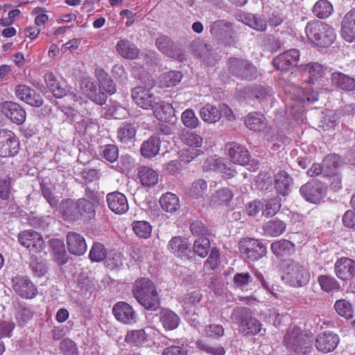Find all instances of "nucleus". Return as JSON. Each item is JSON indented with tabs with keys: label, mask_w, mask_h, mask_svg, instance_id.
Masks as SVG:
<instances>
[{
	"label": "nucleus",
	"mask_w": 355,
	"mask_h": 355,
	"mask_svg": "<svg viewBox=\"0 0 355 355\" xmlns=\"http://www.w3.org/2000/svg\"><path fill=\"white\" fill-rule=\"evenodd\" d=\"M20 148L19 139L11 130H0V157H13Z\"/></svg>",
	"instance_id": "9"
},
{
	"label": "nucleus",
	"mask_w": 355,
	"mask_h": 355,
	"mask_svg": "<svg viewBox=\"0 0 355 355\" xmlns=\"http://www.w3.org/2000/svg\"><path fill=\"white\" fill-rule=\"evenodd\" d=\"M304 33L307 43L313 47L327 48L336 39L335 29L330 24L318 19L308 21Z\"/></svg>",
	"instance_id": "1"
},
{
	"label": "nucleus",
	"mask_w": 355,
	"mask_h": 355,
	"mask_svg": "<svg viewBox=\"0 0 355 355\" xmlns=\"http://www.w3.org/2000/svg\"><path fill=\"white\" fill-rule=\"evenodd\" d=\"M67 245L69 252L76 256H81L87 251L85 238L78 233L69 232L67 234Z\"/></svg>",
	"instance_id": "20"
},
{
	"label": "nucleus",
	"mask_w": 355,
	"mask_h": 355,
	"mask_svg": "<svg viewBox=\"0 0 355 355\" xmlns=\"http://www.w3.org/2000/svg\"><path fill=\"white\" fill-rule=\"evenodd\" d=\"M318 283L325 293L337 292L340 289L339 282L331 275H321L318 277Z\"/></svg>",
	"instance_id": "38"
},
{
	"label": "nucleus",
	"mask_w": 355,
	"mask_h": 355,
	"mask_svg": "<svg viewBox=\"0 0 355 355\" xmlns=\"http://www.w3.org/2000/svg\"><path fill=\"white\" fill-rule=\"evenodd\" d=\"M112 313L117 321L125 324L135 323L137 320L135 311L124 301L118 302L113 306Z\"/></svg>",
	"instance_id": "12"
},
{
	"label": "nucleus",
	"mask_w": 355,
	"mask_h": 355,
	"mask_svg": "<svg viewBox=\"0 0 355 355\" xmlns=\"http://www.w3.org/2000/svg\"><path fill=\"white\" fill-rule=\"evenodd\" d=\"M340 35L347 42L355 41V8L348 11L341 21Z\"/></svg>",
	"instance_id": "17"
},
{
	"label": "nucleus",
	"mask_w": 355,
	"mask_h": 355,
	"mask_svg": "<svg viewBox=\"0 0 355 355\" xmlns=\"http://www.w3.org/2000/svg\"><path fill=\"white\" fill-rule=\"evenodd\" d=\"M24 101L33 107H40L43 104L41 95L33 89L24 85Z\"/></svg>",
	"instance_id": "48"
},
{
	"label": "nucleus",
	"mask_w": 355,
	"mask_h": 355,
	"mask_svg": "<svg viewBox=\"0 0 355 355\" xmlns=\"http://www.w3.org/2000/svg\"><path fill=\"white\" fill-rule=\"evenodd\" d=\"M180 139L182 144L187 146L179 152L180 158L182 161L190 162L203 154L202 150L203 138L199 134L196 132L185 131L182 132Z\"/></svg>",
	"instance_id": "6"
},
{
	"label": "nucleus",
	"mask_w": 355,
	"mask_h": 355,
	"mask_svg": "<svg viewBox=\"0 0 355 355\" xmlns=\"http://www.w3.org/2000/svg\"><path fill=\"white\" fill-rule=\"evenodd\" d=\"M106 200L110 209L116 214H123L129 209L127 198L121 192L114 191L107 193Z\"/></svg>",
	"instance_id": "16"
},
{
	"label": "nucleus",
	"mask_w": 355,
	"mask_h": 355,
	"mask_svg": "<svg viewBox=\"0 0 355 355\" xmlns=\"http://www.w3.org/2000/svg\"><path fill=\"white\" fill-rule=\"evenodd\" d=\"M159 204L163 210L171 213L176 211L180 207L178 197L171 192L162 196Z\"/></svg>",
	"instance_id": "37"
},
{
	"label": "nucleus",
	"mask_w": 355,
	"mask_h": 355,
	"mask_svg": "<svg viewBox=\"0 0 355 355\" xmlns=\"http://www.w3.org/2000/svg\"><path fill=\"white\" fill-rule=\"evenodd\" d=\"M300 56V53L299 50L291 49L274 58L272 64L278 70L287 71L297 64Z\"/></svg>",
	"instance_id": "13"
},
{
	"label": "nucleus",
	"mask_w": 355,
	"mask_h": 355,
	"mask_svg": "<svg viewBox=\"0 0 355 355\" xmlns=\"http://www.w3.org/2000/svg\"><path fill=\"white\" fill-rule=\"evenodd\" d=\"M334 272L341 280L351 279L355 275V261L347 257L338 259L334 265Z\"/></svg>",
	"instance_id": "18"
},
{
	"label": "nucleus",
	"mask_w": 355,
	"mask_h": 355,
	"mask_svg": "<svg viewBox=\"0 0 355 355\" xmlns=\"http://www.w3.org/2000/svg\"><path fill=\"white\" fill-rule=\"evenodd\" d=\"M118 53L125 59L133 60L139 55V49L132 42L127 39H121L116 45Z\"/></svg>",
	"instance_id": "23"
},
{
	"label": "nucleus",
	"mask_w": 355,
	"mask_h": 355,
	"mask_svg": "<svg viewBox=\"0 0 355 355\" xmlns=\"http://www.w3.org/2000/svg\"><path fill=\"white\" fill-rule=\"evenodd\" d=\"M202 299V295L199 292L194 291L185 294L182 298V304L184 309H190L196 306Z\"/></svg>",
	"instance_id": "59"
},
{
	"label": "nucleus",
	"mask_w": 355,
	"mask_h": 355,
	"mask_svg": "<svg viewBox=\"0 0 355 355\" xmlns=\"http://www.w3.org/2000/svg\"><path fill=\"white\" fill-rule=\"evenodd\" d=\"M155 44L163 53L171 55L173 51V42L168 36H159L157 38Z\"/></svg>",
	"instance_id": "58"
},
{
	"label": "nucleus",
	"mask_w": 355,
	"mask_h": 355,
	"mask_svg": "<svg viewBox=\"0 0 355 355\" xmlns=\"http://www.w3.org/2000/svg\"><path fill=\"white\" fill-rule=\"evenodd\" d=\"M132 226L134 232L138 237L148 239L152 233V226L147 221H133Z\"/></svg>",
	"instance_id": "49"
},
{
	"label": "nucleus",
	"mask_w": 355,
	"mask_h": 355,
	"mask_svg": "<svg viewBox=\"0 0 355 355\" xmlns=\"http://www.w3.org/2000/svg\"><path fill=\"white\" fill-rule=\"evenodd\" d=\"M207 183L202 179H198L193 182L191 187L189 189L188 194L189 196L195 198L202 197L206 193Z\"/></svg>",
	"instance_id": "52"
},
{
	"label": "nucleus",
	"mask_w": 355,
	"mask_h": 355,
	"mask_svg": "<svg viewBox=\"0 0 355 355\" xmlns=\"http://www.w3.org/2000/svg\"><path fill=\"white\" fill-rule=\"evenodd\" d=\"M304 72L308 73L309 84H320L326 73V68L318 62H309L303 67Z\"/></svg>",
	"instance_id": "22"
},
{
	"label": "nucleus",
	"mask_w": 355,
	"mask_h": 355,
	"mask_svg": "<svg viewBox=\"0 0 355 355\" xmlns=\"http://www.w3.org/2000/svg\"><path fill=\"white\" fill-rule=\"evenodd\" d=\"M131 96L135 103L144 110L154 108V105L157 104V97L155 95L153 87H135Z\"/></svg>",
	"instance_id": "10"
},
{
	"label": "nucleus",
	"mask_w": 355,
	"mask_h": 355,
	"mask_svg": "<svg viewBox=\"0 0 355 355\" xmlns=\"http://www.w3.org/2000/svg\"><path fill=\"white\" fill-rule=\"evenodd\" d=\"M44 78L46 87L55 98H61L66 95V88L60 85V82L53 72L46 73Z\"/></svg>",
	"instance_id": "29"
},
{
	"label": "nucleus",
	"mask_w": 355,
	"mask_h": 355,
	"mask_svg": "<svg viewBox=\"0 0 355 355\" xmlns=\"http://www.w3.org/2000/svg\"><path fill=\"white\" fill-rule=\"evenodd\" d=\"M334 309L336 313L346 319H351L354 315L352 304L345 299L338 300L335 302Z\"/></svg>",
	"instance_id": "45"
},
{
	"label": "nucleus",
	"mask_w": 355,
	"mask_h": 355,
	"mask_svg": "<svg viewBox=\"0 0 355 355\" xmlns=\"http://www.w3.org/2000/svg\"><path fill=\"white\" fill-rule=\"evenodd\" d=\"M51 245L60 263L61 264L66 263L67 259L64 258L66 251L63 241L59 239L52 240L51 241Z\"/></svg>",
	"instance_id": "60"
},
{
	"label": "nucleus",
	"mask_w": 355,
	"mask_h": 355,
	"mask_svg": "<svg viewBox=\"0 0 355 355\" xmlns=\"http://www.w3.org/2000/svg\"><path fill=\"white\" fill-rule=\"evenodd\" d=\"M153 114L155 117L164 122L171 121L174 116V109L171 104L162 102L154 105Z\"/></svg>",
	"instance_id": "30"
},
{
	"label": "nucleus",
	"mask_w": 355,
	"mask_h": 355,
	"mask_svg": "<svg viewBox=\"0 0 355 355\" xmlns=\"http://www.w3.org/2000/svg\"><path fill=\"white\" fill-rule=\"evenodd\" d=\"M263 229L266 235L278 236L285 231L286 225L280 220L273 219L267 222Z\"/></svg>",
	"instance_id": "44"
},
{
	"label": "nucleus",
	"mask_w": 355,
	"mask_h": 355,
	"mask_svg": "<svg viewBox=\"0 0 355 355\" xmlns=\"http://www.w3.org/2000/svg\"><path fill=\"white\" fill-rule=\"evenodd\" d=\"M168 248L175 256L182 257L187 255L189 249V243L188 241L182 236H177L170 240Z\"/></svg>",
	"instance_id": "32"
},
{
	"label": "nucleus",
	"mask_w": 355,
	"mask_h": 355,
	"mask_svg": "<svg viewBox=\"0 0 355 355\" xmlns=\"http://www.w3.org/2000/svg\"><path fill=\"white\" fill-rule=\"evenodd\" d=\"M76 203L83 221L89 222L95 218L96 207L92 203H89L87 200L79 198L76 200Z\"/></svg>",
	"instance_id": "39"
},
{
	"label": "nucleus",
	"mask_w": 355,
	"mask_h": 355,
	"mask_svg": "<svg viewBox=\"0 0 355 355\" xmlns=\"http://www.w3.org/2000/svg\"><path fill=\"white\" fill-rule=\"evenodd\" d=\"M281 207L280 200L278 198H272L263 203V214L267 217L275 215Z\"/></svg>",
	"instance_id": "55"
},
{
	"label": "nucleus",
	"mask_w": 355,
	"mask_h": 355,
	"mask_svg": "<svg viewBox=\"0 0 355 355\" xmlns=\"http://www.w3.org/2000/svg\"><path fill=\"white\" fill-rule=\"evenodd\" d=\"M338 336L330 331H325L318 334L315 345L317 349L323 353L333 352L339 343Z\"/></svg>",
	"instance_id": "15"
},
{
	"label": "nucleus",
	"mask_w": 355,
	"mask_h": 355,
	"mask_svg": "<svg viewBox=\"0 0 355 355\" xmlns=\"http://www.w3.org/2000/svg\"><path fill=\"white\" fill-rule=\"evenodd\" d=\"M182 74L180 71H171L160 75L158 78L159 87H171L177 85L182 80Z\"/></svg>",
	"instance_id": "35"
},
{
	"label": "nucleus",
	"mask_w": 355,
	"mask_h": 355,
	"mask_svg": "<svg viewBox=\"0 0 355 355\" xmlns=\"http://www.w3.org/2000/svg\"><path fill=\"white\" fill-rule=\"evenodd\" d=\"M190 230L193 235L199 237H209L210 234L205 224L198 220L193 221L190 225Z\"/></svg>",
	"instance_id": "61"
},
{
	"label": "nucleus",
	"mask_w": 355,
	"mask_h": 355,
	"mask_svg": "<svg viewBox=\"0 0 355 355\" xmlns=\"http://www.w3.org/2000/svg\"><path fill=\"white\" fill-rule=\"evenodd\" d=\"M220 263V254L218 248H213L207 259L204 263V269L213 270L218 268Z\"/></svg>",
	"instance_id": "53"
},
{
	"label": "nucleus",
	"mask_w": 355,
	"mask_h": 355,
	"mask_svg": "<svg viewBox=\"0 0 355 355\" xmlns=\"http://www.w3.org/2000/svg\"><path fill=\"white\" fill-rule=\"evenodd\" d=\"M160 146V139L157 137L151 136L141 145V154L145 158L154 157L159 153Z\"/></svg>",
	"instance_id": "26"
},
{
	"label": "nucleus",
	"mask_w": 355,
	"mask_h": 355,
	"mask_svg": "<svg viewBox=\"0 0 355 355\" xmlns=\"http://www.w3.org/2000/svg\"><path fill=\"white\" fill-rule=\"evenodd\" d=\"M132 294L139 304L149 311L158 309L160 300L155 284L148 278L137 279L132 286Z\"/></svg>",
	"instance_id": "2"
},
{
	"label": "nucleus",
	"mask_w": 355,
	"mask_h": 355,
	"mask_svg": "<svg viewBox=\"0 0 355 355\" xmlns=\"http://www.w3.org/2000/svg\"><path fill=\"white\" fill-rule=\"evenodd\" d=\"M99 82V87L107 95H112L116 92V85L110 76L103 70H101L97 76Z\"/></svg>",
	"instance_id": "41"
},
{
	"label": "nucleus",
	"mask_w": 355,
	"mask_h": 355,
	"mask_svg": "<svg viewBox=\"0 0 355 355\" xmlns=\"http://www.w3.org/2000/svg\"><path fill=\"white\" fill-rule=\"evenodd\" d=\"M1 112L11 121L18 125L22 123V108L17 103L6 101L0 105Z\"/></svg>",
	"instance_id": "21"
},
{
	"label": "nucleus",
	"mask_w": 355,
	"mask_h": 355,
	"mask_svg": "<svg viewBox=\"0 0 355 355\" xmlns=\"http://www.w3.org/2000/svg\"><path fill=\"white\" fill-rule=\"evenodd\" d=\"M136 128L131 123H125L119 128L117 137L121 143H128L132 140L136 135Z\"/></svg>",
	"instance_id": "47"
},
{
	"label": "nucleus",
	"mask_w": 355,
	"mask_h": 355,
	"mask_svg": "<svg viewBox=\"0 0 355 355\" xmlns=\"http://www.w3.org/2000/svg\"><path fill=\"white\" fill-rule=\"evenodd\" d=\"M201 119L206 123H215L222 117V111L216 105L207 103L200 110Z\"/></svg>",
	"instance_id": "27"
},
{
	"label": "nucleus",
	"mask_w": 355,
	"mask_h": 355,
	"mask_svg": "<svg viewBox=\"0 0 355 355\" xmlns=\"http://www.w3.org/2000/svg\"><path fill=\"white\" fill-rule=\"evenodd\" d=\"M209 250L210 242L209 237H199L193 243V250L194 253L202 258L208 255Z\"/></svg>",
	"instance_id": "50"
},
{
	"label": "nucleus",
	"mask_w": 355,
	"mask_h": 355,
	"mask_svg": "<svg viewBox=\"0 0 355 355\" xmlns=\"http://www.w3.org/2000/svg\"><path fill=\"white\" fill-rule=\"evenodd\" d=\"M141 183L146 187L155 185L159 180V174L155 170L147 166H141L137 173Z\"/></svg>",
	"instance_id": "31"
},
{
	"label": "nucleus",
	"mask_w": 355,
	"mask_h": 355,
	"mask_svg": "<svg viewBox=\"0 0 355 355\" xmlns=\"http://www.w3.org/2000/svg\"><path fill=\"white\" fill-rule=\"evenodd\" d=\"M24 247L32 254H40L44 249L45 243L40 234L30 230L24 232Z\"/></svg>",
	"instance_id": "19"
},
{
	"label": "nucleus",
	"mask_w": 355,
	"mask_h": 355,
	"mask_svg": "<svg viewBox=\"0 0 355 355\" xmlns=\"http://www.w3.org/2000/svg\"><path fill=\"white\" fill-rule=\"evenodd\" d=\"M60 349L64 355H78V349L74 341L65 338L60 343Z\"/></svg>",
	"instance_id": "62"
},
{
	"label": "nucleus",
	"mask_w": 355,
	"mask_h": 355,
	"mask_svg": "<svg viewBox=\"0 0 355 355\" xmlns=\"http://www.w3.org/2000/svg\"><path fill=\"white\" fill-rule=\"evenodd\" d=\"M252 282L249 272H237L234 275L233 282L236 288L243 289Z\"/></svg>",
	"instance_id": "64"
},
{
	"label": "nucleus",
	"mask_w": 355,
	"mask_h": 355,
	"mask_svg": "<svg viewBox=\"0 0 355 355\" xmlns=\"http://www.w3.org/2000/svg\"><path fill=\"white\" fill-rule=\"evenodd\" d=\"M334 11L332 4L327 0H318L313 8V14L320 19H326Z\"/></svg>",
	"instance_id": "42"
},
{
	"label": "nucleus",
	"mask_w": 355,
	"mask_h": 355,
	"mask_svg": "<svg viewBox=\"0 0 355 355\" xmlns=\"http://www.w3.org/2000/svg\"><path fill=\"white\" fill-rule=\"evenodd\" d=\"M233 198L232 191L228 188H223L216 191L214 201L219 205L227 204Z\"/></svg>",
	"instance_id": "63"
},
{
	"label": "nucleus",
	"mask_w": 355,
	"mask_h": 355,
	"mask_svg": "<svg viewBox=\"0 0 355 355\" xmlns=\"http://www.w3.org/2000/svg\"><path fill=\"white\" fill-rule=\"evenodd\" d=\"M99 155L110 163H114L119 157V149L116 145L106 144L101 146Z\"/></svg>",
	"instance_id": "46"
},
{
	"label": "nucleus",
	"mask_w": 355,
	"mask_h": 355,
	"mask_svg": "<svg viewBox=\"0 0 355 355\" xmlns=\"http://www.w3.org/2000/svg\"><path fill=\"white\" fill-rule=\"evenodd\" d=\"M228 71L242 80H252L257 77V69L249 61L235 57L228 60Z\"/></svg>",
	"instance_id": "8"
},
{
	"label": "nucleus",
	"mask_w": 355,
	"mask_h": 355,
	"mask_svg": "<svg viewBox=\"0 0 355 355\" xmlns=\"http://www.w3.org/2000/svg\"><path fill=\"white\" fill-rule=\"evenodd\" d=\"M294 244L286 239H281L271 244L272 253L278 257L290 255L294 251Z\"/></svg>",
	"instance_id": "34"
},
{
	"label": "nucleus",
	"mask_w": 355,
	"mask_h": 355,
	"mask_svg": "<svg viewBox=\"0 0 355 355\" xmlns=\"http://www.w3.org/2000/svg\"><path fill=\"white\" fill-rule=\"evenodd\" d=\"M300 192L306 200L318 203L325 196L326 189L321 181L313 179L302 185Z\"/></svg>",
	"instance_id": "11"
},
{
	"label": "nucleus",
	"mask_w": 355,
	"mask_h": 355,
	"mask_svg": "<svg viewBox=\"0 0 355 355\" xmlns=\"http://www.w3.org/2000/svg\"><path fill=\"white\" fill-rule=\"evenodd\" d=\"M245 124L250 130L254 132H261L266 129L268 122L260 112H250L245 119Z\"/></svg>",
	"instance_id": "25"
},
{
	"label": "nucleus",
	"mask_w": 355,
	"mask_h": 355,
	"mask_svg": "<svg viewBox=\"0 0 355 355\" xmlns=\"http://www.w3.org/2000/svg\"><path fill=\"white\" fill-rule=\"evenodd\" d=\"M160 321L166 330L176 329L180 323V318L174 312L170 310H164L160 313Z\"/></svg>",
	"instance_id": "40"
},
{
	"label": "nucleus",
	"mask_w": 355,
	"mask_h": 355,
	"mask_svg": "<svg viewBox=\"0 0 355 355\" xmlns=\"http://www.w3.org/2000/svg\"><path fill=\"white\" fill-rule=\"evenodd\" d=\"M240 252L251 261H257L267 253V248L262 241L252 238H243L239 243Z\"/></svg>",
	"instance_id": "7"
},
{
	"label": "nucleus",
	"mask_w": 355,
	"mask_h": 355,
	"mask_svg": "<svg viewBox=\"0 0 355 355\" xmlns=\"http://www.w3.org/2000/svg\"><path fill=\"white\" fill-rule=\"evenodd\" d=\"M30 267L38 277L44 275L47 270L46 261L40 254L39 256L35 255V254L31 255Z\"/></svg>",
	"instance_id": "51"
},
{
	"label": "nucleus",
	"mask_w": 355,
	"mask_h": 355,
	"mask_svg": "<svg viewBox=\"0 0 355 355\" xmlns=\"http://www.w3.org/2000/svg\"><path fill=\"white\" fill-rule=\"evenodd\" d=\"M324 176L334 175L340 164V157L336 154L327 155L323 159Z\"/></svg>",
	"instance_id": "43"
},
{
	"label": "nucleus",
	"mask_w": 355,
	"mask_h": 355,
	"mask_svg": "<svg viewBox=\"0 0 355 355\" xmlns=\"http://www.w3.org/2000/svg\"><path fill=\"white\" fill-rule=\"evenodd\" d=\"M292 178L285 171H280L275 175V187L282 196L288 194Z\"/></svg>",
	"instance_id": "33"
},
{
	"label": "nucleus",
	"mask_w": 355,
	"mask_h": 355,
	"mask_svg": "<svg viewBox=\"0 0 355 355\" xmlns=\"http://www.w3.org/2000/svg\"><path fill=\"white\" fill-rule=\"evenodd\" d=\"M61 213L63 219L66 221L73 223L79 220H82L76 201L73 202L70 200H67L63 202L61 206Z\"/></svg>",
	"instance_id": "28"
},
{
	"label": "nucleus",
	"mask_w": 355,
	"mask_h": 355,
	"mask_svg": "<svg viewBox=\"0 0 355 355\" xmlns=\"http://www.w3.org/2000/svg\"><path fill=\"white\" fill-rule=\"evenodd\" d=\"M181 120L186 127L191 129L196 128L199 124V120L196 116L194 111L190 108L185 110L182 113Z\"/></svg>",
	"instance_id": "56"
},
{
	"label": "nucleus",
	"mask_w": 355,
	"mask_h": 355,
	"mask_svg": "<svg viewBox=\"0 0 355 355\" xmlns=\"http://www.w3.org/2000/svg\"><path fill=\"white\" fill-rule=\"evenodd\" d=\"M225 148L232 163L244 166L250 162V155L244 146L236 142H230L225 145Z\"/></svg>",
	"instance_id": "14"
},
{
	"label": "nucleus",
	"mask_w": 355,
	"mask_h": 355,
	"mask_svg": "<svg viewBox=\"0 0 355 355\" xmlns=\"http://www.w3.org/2000/svg\"><path fill=\"white\" fill-rule=\"evenodd\" d=\"M281 278L287 285L300 288L310 280V272L300 262L290 259L282 261L280 267Z\"/></svg>",
	"instance_id": "3"
},
{
	"label": "nucleus",
	"mask_w": 355,
	"mask_h": 355,
	"mask_svg": "<svg viewBox=\"0 0 355 355\" xmlns=\"http://www.w3.org/2000/svg\"><path fill=\"white\" fill-rule=\"evenodd\" d=\"M89 257L92 261H102L107 257V250L103 244L95 243L92 247Z\"/></svg>",
	"instance_id": "54"
},
{
	"label": "nucleus",
	"mask_w": 355,
	"mask_h": 355,
	"mask_svg": "<svg viewBox=\"0 0 355 355\" xmlns=\"http://www.w3.org/2000/svg\"><path fill=\"white\" fill-rule=\"evenodd\" d=\"M85 87V94L92 101L100 105L105 104L107 98V94L100 88L98 89L94 83H88Z\"/></svg>",
	"instance_id": "36"
},
{
	"label": "nucleus",
	"mask_w": 355,
	"mask_h": 355,
	"mask_svg": "<svg viewBox=\"0 0 355 355\" xmlns=\"http://www.w3.org/2000/svg\"><path fill=\"white\" fill-rule=\"evenodd\" d=\"M232 321L240 327L245 335H256L261 330V324L252 315L249 308L240 307L234 309L230 316Z\"/></svg>",
	"instance_id": "5"
},
{
	"label": "nucleus",
	"mask_w": 355,
	"mask_h": 355,
	"mask_svg": "<svg viewBox=\"0 0 355 355\" xmlns=\"http://www.w3.org/2000/svg\"><path fill=\"white\" fill-rule=\"evenodd\" d=\"M146 340V333L144 329L132 330L127 333L125 341L128 343H132L139 345Z\"/></svg>",
	"instance_id": "57"
},
{
	"label": "nucleus",
	"mask_w": 355,
	"mask_h": 355,
	"mask_svg": "<svg viewBox=\"0 0 355 355\" xmlns=\"http://www.w3.org/2000/svg\"><path fill=\"white\" fill-rule=\"evenodd\" d=\"M287 348L298 355H307L312 350L311 340L297 326H290L284 338Z\"/></svg>",
	"instance_id": "4"
},
{
	"label": "nucleus",
	"mask_w": 355,
	"mask_h": 355,
	"mask_svg": "<svg viewBox=\"0 0 355 355\" xmlns=\"http://www.w3.org/2000/svg\"><path fill=\"white\" fill-rule=\"evenodd\" d=\"M331 83L336 87L345 92L355 90V78L342 72L336 71L331 73Z\"/></svg>",
	"instance_id": "24"
}]
</instances>
